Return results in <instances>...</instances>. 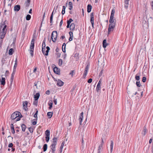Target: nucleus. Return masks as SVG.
Masks as SVG:
<instances>
[{
  "mask_svg": "<svg viewBox=\"0 0 153 153\" xmlns=\"http://www.w3.org/2000/svg\"><path fill=\"white\" fill-rule=\"evenodd\" d=\"M28 102L27 101H25L23 103V106L24 108L25 111H27V104Z\"/></svg>",
  "mask_w": 153,
  "mask_h": 153,
  "instance_id": "obj_10",
  "label": "nucleus"
},
{
  "mask_svg": "<svg viewBox=\"0 0 153 153\" xmlns=\"http://www.w3.org/2000/svg\"><path fill=\"white\" fill-rule=\"evenodd\" d=\"M20 9V6L19 5H15L14 7V10L15 11L18 12Z\"/></svg>",
  "mask_w": 153,
  "mask_h": 153,
  "instance_id": "obj_11",
  "label": "nucleus"
},
{
  "mask_svg": "<svg viewBox=\"0 0 153 153\" xmlns=\"http://www.w3.org/2000/svg\"><path fill=\"white\" fill-rule=\"evenodd\" d=\"M64 82L62 81L60 79H59L57 82V85L59 86H61L63 85Z\"/></svg>",
  "mask_w": 153,
  "mask_h": 153,
  "instance_id": "obj_14",
  "label": "nucleus"
},
{
  "mask_svg": "<svg viewBox=\"0 0 153 153\" xmlns=\"http://www.w3.org/2000/svg\"><path fill=\"white\" fill-rule=\"evenodd\" d=\"M75 28V25L74 23H72L70 27V29L71 30H74Z\"/></svg>",
  "mask_w": 153,
  "mask_h": 153,
  "instance_id": "obj_19",
  "label": "nucleus"
},
{
  "mask_svg": "<svg viewBox=\"0 0 153 153\" xmlns=\"http://www.w3.org/2000/svg\"><path fill=\"white\" fill-rule=\"evenodd\" d=\"M83 112H82L81 113L80 115L79 116V123L80 125H81L82 122V120L83 118Z\"/></svg>",
  "mask_w": 153,
  "mask_h": 153,
  "instance_id": "obj_7",
  "label": "nucleus"
},
{
  "mask_svg": "<svg viewBox=\"0 0 153 153\" xmlns=\"http://www.w3.org/2000/svg\"><path fill=\"white\" fill-rule=\"evenodd\" d=\"M34 44H33V43H31L30 48V50H34Z\"/></svg>",
  "mask_w": 153,
  "mask_h": 153,
  "instance_id": "obj_42",
  "label": "nucleus"
},
{
  "mask_svg": "<svg viewBox=\"0 0 153 153\" xmlns=\"http://www.w3.org/2000/svg\"><path fill=\"white\" fill-rule=\"evenodd\" d=\"M1 32L3 33L6 32V33L7 29L3 28L1 30Z\"/></svg>",
  "mask_w": 153,
  "mask_h": 153,
  "instance_id": "obj_56",
  "label": "nucleus"
},
{
  "mask_svg": "<svg viewBox=\"0 0 153 153\" xmlns=\"http://www.w3.org/2000/svg\"><path fill=\"white\" fill-rule=\"evenodd\" d=\"M31 16L30 15L27 14L26 16V20H29L31 19Z\"/></svg>",
  "mask_w": 153,
  "mask_h": 153,
  "instance_id": "obj_35",
  "label": "nucleus"
},
{
  "mask_svg": "<svg viewBox=\"0 0 153 153\" xmlns=\"http://www.w3.org/2000/svg\"><path fill=\"white\" fill-rule=\"evenodd\" d=\"M62 7H63V8H62V15H64L65 14V6H63Z\"/></svg>",
  "mask_w": 153,
  "mask_h": 153,
  "instance_id": "obj_36",
  "label": "nucleus"
},
{
  "mask_svg": "<svg viewBox=\"0 0 153 153\" xmlns=\"http://www.w3.org/2000/svg\"><path fill=\"white\" fill-rule=\"evenodd\" d=\"M53 102L55 105H56L57 104V99L54 98Z\"/></svg>",
  "mask_w": 153,
  "mask_h": 153,
  "instance_id": "obj_58",
  "label": "nucleus"
},
{
  "mask_svg": "<svg viewBox=\"0 0 153 153\" xmlns=\"http://www.w3.org/2000/svg\"><path fill=\"white\" fill-rule=\"evenodd\" d=\"M114 13H115V10L114 9H113L111 11V13L110 16L114 17Z\"/></svg>",
  "mask_w": 153,
  "mask_h": 153,
  "instance_id": "obj_34",
  "label": "nucleus"
},
{
  "mask_svg": "<svg viewBox=\"0 0 153 153\" xmlns=\"http://www.w3.org/2000/svg\"><path fill=\"white\" fill-rule=\"evenodd\" d=\"M57 36V33L56 31H54L52 32L51 38L53 42H55L56 41Z\"/></svg>",
  "mask_w": 153,
  "mask_h": 153,
  "instance_id": "obj_1",
  "label": "nucleus"
},
{
  "mask_svg": "<svg viewBox=\"0 0 153 153\" xmlns=\"http://www.w3.org/2000/svg\"><path fill=\"white\" fill-rule=\"evenodd\" d=\"M38 104V102L37 101L35 100L33 102V104L36 105H37Z\"/></svg>",
  "mask_w": 153,
  "mask_h": 153,
  "instance_id": "obj_55",
  "label": "nucleus"
},
{
  "mask_svg": "<svg viewBox=\"0 0 153 153\" xmlns=\"http://www.w3.org/2000/svg\"><path fill=\"white\" fill-rule=\"evenodd\" d=\"M11 4H8V6L7 7V10H8V11H10V10L11 9Z\"/></svg>",
  "mask_w": 153,
  "mask_h": 153,
  "instance_id": "obj_41",
  "label": "nucleus"
},
{
  "mask_svg": "<svg viewBox=\"0 0 153 153\" xmlns=\"http://www.w3.org/2000/svg\"><path fill=\"white\" fill-rule=\"evenodd\" d=\"M29 131L31 133H32L33 132V128L31 127H30L29 128Z\"/></svg>",
  "mask_w": 153,
  "mask_h": 153,
  "instance_id": "obj_53",
  "label": "nucleus"
},
{
  "mask_svg": "<svg viewBox=\"0 0 153 153\" xmlns=\"http://www.w3.org/2000/svg\"><path fill=\"white\" fill-rule=\"evenodd\" d=\"M94 13H91L90 15V22L91 23L94 22Z\"/></svg>",
  "mask_w": 153,
  "mask_h": 153,
  "instance_id": "obj_13",
  "label": "nucleus"
},
{
  "mask_svg": "<svg viewBox=\"0 0 153 153\" xmlns=\"http://www.w3.org/2000/svg\"><path fill=\"white\" fill-rule=\"evenodd\" d=\"M53 104V103L52 102V101H51V102H49V103H48V105H49V109H51V108L52 107V105Z\"/></svg>",
  "mask_w": 153,
  "mask_h": 153,
  "instance_id": "obj_33",
  "label": "nucleus"
},
{
  "mask_svg": "<svg viewBox=\"0 0 153 153\" xmlns=\"http://www.w3.org/2000/svg\"><path fill=\"white\" fill-rule=\"evenodd\" d=\"M92 6L90 4H88L87 6V12L89 13L91 12L92 9Z\"/></svg>",
  "mask_w": 153,
  "mask_h": 153,
  "instance_id": "obj_17",
  "label": "nucleus"
},
{
  "mask_svg": "<svg viewBox=\"0 0 153 153\" xmlns=\"http://www.w3.org/2000/svg\"><path fill=\"white\" fill-rule=\"evenodd\" d=\"M33 51H34V50H30V54L32 56H33Z\"/></svg>",
  "mask_w": 153,
  "mask_h": 153,
  "instance_id": "obj_49",
  "label": "nucleus"
},
{
  "mask_svg": "<svg viewBox=\"0 0 153 153\" xmlns=\"http://www.w3.org/2000/svg\"><path fill=\"white\" fill-rule=\"evenodd\" d=\"M62 60L61 59H59V66H61L62 65Z\"/></svg>",
  "mask_w": 153,
  "mask_h": 153,
  "instance_id": "obj_39",
  "label": "nucleus"
},
{
  "mask_svg": "<svg viewBox=\"0 0 153 153\" xmlns=\"http://www.w3.org/2000/svg\"><path fill=\"white\" fill-rule=\"evenodd\" d=\"M21 127L22 131H25L26 128V126L24 124H23L22 125Z\"/></svg>",
  "mask_w": 153,
  "mask_h": 153,
  "instance_id": "obj_24",
  "label": "nucleus"
},
{
  "mask_svg": "<svg viewBox=\"0 0 153 153\" xmlns=\"http://www.w3.org/2000/svg\"><path fill=\"white\" fill-rule=\"evenodd\" d=\"M21 113L19 112L16 111L13 113L11 115V118L12 120L15 119L16 118L19 117Z\"/></svg>",
  "mask_w": 153,
  "mask_h": 153,
  "instance_id": "obj_2",
  "label": "nucleus"
},
{
  "mask_svg": "<svg viewBox=\"0 0 153 153\" xmlns=\"http://www.w3.org/2000/svg\"><path fill=\"white\" fill-rule=\"evenodd\" d=\"M45 134L46 136H50V131L49 130H47L45 131Z\"/></svg>",
  "mask_w": 153,
  "mask_h": 153,
  "instance_id": "obj_32",
  "label": "nucleus"
},
{
  "mask_svg": "<svg viewBox=\"0 0 153 153\" xmlns=\"http://www.w3.org/2000/svg\"><path fill=\"white\" fill-rule=\"evenodd\" d=\"M47 115L48 116V118H50L53 115V112H49L47 113Z\"/></svg>",
  "mask_w": 153,
  "mask_h": 153,
  "instance_id": "obj_26",
  "label": "nucleus"
},
{
  "mask_svg": "<svg viewBox=\"0 0 153 153\" xmlns=\"http://www.w3.org/2000/svg\"><path fill=\"white\" fill-rule=\"evenodd\" d=\"M2 76L3 75H2L1 79H0V82L1 85H4L5 84V78L2 77Z\"/></svg>",
  "mask_w": 153,
  "mask_h": 153,
  "instance_id": "obj_8",
  "label": "nucleus"
},
{
  "mask_svg": "<svg viewBox=\"0 0 153 153\" xmlns=\"http://www.w3.org/2000/svg\"><path fill=\"white\" fill-rule=\"evenodd\" d=\"M73 20L72 19L70 18L69 20H67V24H70L71 22L73 21Z\"/></svg>",
  "mask_w": 153,
  "mask_h": 153,
  "instance_id": "obj_43",
  "label": "nucleus"
},
{
  "mask_svg": "<svg viewBox=\"0 0 153 153\" xmlns=\"http://www.w3.org/2000/svg\"><path fill=\"white\" fill-rule=\"evenodd\" d=\"M114 17L113 16H110L109 22L110 24L116 23V20L115 19H114Z\"/></svg>",
  "mask_w": 153,
  "mask_h": 153,
  "instance_id": "obj_9",
  "label": "nucleus"
},
{
  "mask_svg": "<svg viewBox=\"0 0 153 153\" xmlns=\"http://www.w3.org/2000/svg\"><path fill=\"white\" fill-rule=\"evenodd\" d=\"M146 128L145 126H144L143 128V130L142 132V134L144 136L145 135L146 133Z\"/></svg>",
  "mask_w": 153,
  "mask_h": 153,
  "instance_id": "obj_23",
  "label": "nucleus"
},
{
  "mask_svg": "<svg viewBox=\"0 0 153 153\" xmlns=\"http://www.w3.org/2000/svg\"><path fill=\"white\" fill-rule=\"evenodd\" d=\"M140 74H137L135 76V79L137 81H139L140 79Z\"/></svg>",
  "mask_w": 153,
  "mask_h": 153,
  "instance_id": "obj_25",
  "label": "nucleus"
},
{
  "mask_svg": "<svg viewBox=\"0 0 153 153\" xmlns=\"http://www.w3.org/2000/svg\"><path fill=\"white\" fill-rule=\"evenodd\" d=\"M69 34L70 35V36H71V37L73 36V32H71V31L69 32Z\"/></svg>",
  "mask_w": 153,
  "mask_h": 153,
  "instance_id": "obj_59",
  "label": "nucleus"
},
{
  "mask_svg": "<svg viewBox=\"0 0 153 153\" xmlns=\"http://www.w3.org/2000/svg\"><path fill=\"white\" fill-rule=\"evenodd\" d=\"M151 4L152 7V10H153V1L152 2Z\"/></svg>",
  "mask_w": 153,
  "mask_h": 153,
  "instance_id": "obj_64",
  "label": "nucleus"
},
{
  "mask_svg": "<svg viewBox=\"0 0 153 153\" xmlns=\"http://www.w3.org/2000/svg\"><path fill=\"white\" fill-rule=\"evenodd\" d=\"M6 34V32L3 33L1 32L0 33V38L1 39H3L4 37Z\"/></svg>",
  "mask_w": 153,
  "mask_h": 153,
  "instance_id": "obj_18",
  "label": "nucleus"
},
{
  "mask_svg": "<svg viewBox=\"0 0 153 153\" xmlns=\"http://www.w3.org/2000/svg\"><path fill=\"white\" fill-rule=\"evenodd\" d=\"M56 145V143H53L51 146V149H52V153H54L55 151L56 150L55 147Z\"/></svg>",
  "mask_w": 153,
  "mask_h": 153,
  "instance_id": "obj_6",
  "label": "nucleus"
},
{
  "mask_svg": "<svg viewBox=\"0 0 153 153\" xmlns=\"http://www.w3.org/2000/svg\"><path fill=\"white\" fill-rule=\"evenodd\" d=\"M74 71H75L74 70H72L71 71V72L69 74L70 75H71V76H73L74 74H75Z\"/></svg>",
  "mask_w": 153,
  "mask_h": 153,
  "instance_id": "obj_46",
  "label": "nucleus"
},
{
  "mask_svg": "<svg viewBox=\"0 0 153 153\" xmlns=\"http://www.w3.org/2000/svg\"><path fill=\"white\" fill-rule=\"evenodd\" d=\"M53 140V143H56V142L57 140V138L56 137H54Z\"/></svg>",
  "mask_w": 153,
  "mask_h": 153,
  "instance_id": "obj_47",
  "label": "nucleus"
},
{
  "mask_svg": "<svg viewBox=\"0 0 153 153\" xmlns=\"http://www.w3.org/2000/svg\"><path fill=\"white\" fill-rule=\"evenodd\" d=\"M50 93V91L49 90H47L46 92V94H47L49 95V94Z\"/></svg>",
  "mask_w": 153,
  "mask_h": 153,
  "instance_id": "obj_63",
  "label": "nucleus"
},
{
  "mask_svg": "<svg viewBox=\"0 0 153 153\" xmlns=\"http://www.w3.org/2000/svg\"><path fill=\"white\" fill-rule=\"evenodd\" d=\"M64 144L65 143L64 142H63L62 143L61 146L60 148V153H61L62 152V149L63 148Z\"/></svg>",
  "mask_w": 153,
  "mask_h": 153,
  "instance_id": "obj_20",
  "label": "nucleus"
},
{
  "mask_svg": "<svg viewBox=\"0 0 153 153\" xmlns=\"http://www.w3.org/2000/svg\"><path fill=\"white\" fill-rule=\"evenodd\" d=\"M45 38L44 39V40H43V41L42 48H45L46 45H45Z\"/></svg>",
  "mask_w": 153,
  "mask_h": 153,
  "instance_id": "obj_31",
  "label": "nucleus"
},
{
  "mask_svg": "<svg viewBox=\"0 0 153 153\" xmlns=\"http://www.w3.org/2000/svg\"><path fill=\"white\" fill-rule=\"evenodd\" d=\"M146 78L144 76L143 77L142 81L143 82H146Z\"/></svg>",
  "mask_w": 153,
  "mask_h": 153,
  "instance_id": "obj_50",
  "label": "nucleus"
},
{
  "mask_svg": "<svg viewBox=\"0 0 153 153\" xmlns=\"http://www.w3.org/2000/svg\"><path fill=\"white\" fill-rule=\"evenodd\" d=\"M113 144H114V143L112 141H111V143H110V153H111L112 150H113Z\"/></svg>",
  "mask_w": 153,
  "mask_h": 153,
  "instance_id": "obj_16",
  "label": "nucleus"
},
{
  "mask_svg": "<svg viewBox=\"0 0 153 153\" xmlns=\"http://www.w3.org/2000/svg\"><path fill=\"white\" fill-rule=\"evenodd\" d=\"M66 44L65 43H63L62 45V49L63 52L64 53L65 52Z\"/></svg>",
  "mask_w": 153,
  "mask_h": 153,
  "instance_id": "obj_22",
  "label": "nucleus"
},
{
  "mask_svg": "<svg viewBox=\"0 0 153 153\" xmlns=\"http://www.w3.org/2000/svg\"><path fill=\"white\" fill-rule=\"evenodd\" d=\"M87 73H88L86 72H84L83 76V78H85L86 76H87Z\"/></svg>",
  "mask_w": 153,
  "mask_h": 153,
  "instance_id": "obj_51",
  "label": "nucleus"
},
{
  "mask_svg": "<svg viewBox=\"0 0 153 153\" xmlns=\"http://www.w3.org/2000/svg\"><path fill=\"white\" fill-rule=\"evenodd\" d=\"M34 120H35V121H33V124L34 125H35L36 124V123H37V118H35V119H34Z\"/></svg>",
  "mask_w": 153,
  "mask_h": 153,
  "instance_id": "obj_45",
  "label": "nucleus"
},
{
  "mask_svg": "<svg viewBox=\"0 0 153 153\" xmlns=\"http://www.w3.org/2000/svg\"><path fill=\"white\" fill-rule=\"evenodd\" d=\"M14 52L13 49V48H11L10 49L9 52V55H12L13 54Z\"/></svg>",
  "mask_w": 153,
  "mask_h": 153,
  "instance_id": "obj_27",
  "label": "nucleus"
},
{
  "mask_svg": "<svg viewBox=\"0 0 153 153\" xmlns=\"http://www.w3.org/2000/svg\"><path fill=\"white\" fill-rule=\"evenodd\" d=\"M101 88L100 85H99V84L97 85L96 89V91H97L98 92H100Z\"/></svg>",
  "mask_w": 153,
  "mask_h": 153,
  "instance_id": "obj_21",
  "label": "nucleus"
},
{
  "mask_svg": "<svg viewBox=\"0 0 153 153\" xmlns=\"http://www.w3.org/2000/svg\"><path fill=\"white\" fill-rule=\"evenodd\" d=\"M103 73V70H102L100 72V74H99V76H101L102 75V74Z\"/></svg>",
  "mask_w": 153,
  "mask_h": 153,
  "instance_id": "obj_61",
  "label": "nucleus"
},
{
  "mask_svg": "<svg viewBox=\"0 0 153 153\" xmlns=\"http://www.w3.org/2000/svg\"><path fill=\"white\" fill-rule=\"evenodd\" d=\"M68 5H69L70 7L69 9V10H71L72 8V3L71 1H70L68 3Z\"/></svg>",
  "mask_w": 153,
  "mask_h": 153,
  "instance_id": "obj_30",
  "label": "nucleus"
},
{
  "mask_svg": "<svg viewBox=\"0 0 153 153\" xmlns=\"http://www.w3.org/2000/svg\"><path fill=\"white\" fill-rule=\"evenodd\" d=\"M30 0H27V1L26 2V7H28L29 6L30 4Z\"/></svg>",
  "mask_w": 153,
  "mask_h": 153,
  "instance_id": "obj_37",
  "label": "nucleus"
},
{
  "mask_svg": "<svg viewBox=\"0 0 153 153\" xmlns=\"http://www.w3.org/2000/svg\"><path fill=\"white\" fill-rule=\"evenodd\" d=\"M55 67L53 66V71L56 74L58 75L60 74V70L59 69L57 68L55 65H54Z\"/></svg>",
  "mask_w": 153,
  "mask_h": 153,
  "instance_id": "obj_5",
  "label": "nucleus"
},
{
  "mask_svg": "<svg viewBox=\"0 0 153 153\" xmlns=\"http://www.w3.org/2000/svg\"><path fill=\"white\" fill-rule=\"evenodd\" d=\"M20 115V116H19V117L16 118L17 119H16V121H19L20 120V118L22 117V115H21V114Z\"/></svg>",
  "mask_w": 153,
  "mask_h": 153,
  "instance_id": "obj_52",
  "label": "nucleus"
},
{
  "mask_svg": "<svg viewBox=\"0 0 153 153\" xmlns=\"http://www.w3.org/2000/svg\"><path fill=\"white\" fill-rule=\"evenodd\" d=\"M136 84L137 86L138 87H140L141 86L140 82L139 81H137L136 82Z\"/></svg>",
  "mask_w": 153,
  "mask_h": 153,
  "instance_id": "obj_38",
  "label": "nucleus"
},
{
  "mask_svg": "<svg viewBox=\"0 0 153 153\" xmlns=\"http://www.w3.org/2000/svg\"><path fill=\"white\" fill-rule=\"evenodd\" d=\"M45 138H46V139H45L46 141L47 142H48V141H49V139H50V136H46L45 137Z\"/></svg>",
  "mask_w": 153,
  "mask_h": 153,
  "instance_id": "obj_44",
  "label": "nucleus"
},
{
  "mask_svg": "<svg viewBox=\"0 0 153 153\" xmlns=\"http://www.w3.org/2000/svg\"><path fill=\"white\" fill-rule=\"evenodd\" d=\"M92 81V79L91 78H90L88 81V83H91Z\"/></svg>",
  "mask_w": 153,
  "mask_h": 153,
  "instance_id": "obj_54",
  "label": "nucleus"
},
{
  "mask_svg": "<svg viewBox=\"0 0 153 153\" xmlns=\"http://www.w3.org/2000/svg\"><path fill=\"white\" fill-rule=\"evenodd\" d=\"M108 45V44L106 42V40L105 39H104L102 42V46L103 47L105 48H106V46Z\"/></svg>",
  "mask_w": 153,
  "mask_h": 153,
  "instance_id": "obj_12",
  "label": "nucleus"
},
{
  "mask_svg": "<svg viewBox=\"0 0 153 153\" xmlns=\"http://www.w3.org/2000/svg\"><path fill=\"white\" fill-rule=\"evenodd\" d=\"M6 21V20H5L4 22H3V23L2 22L1 24L2 26L3 25H5V22Z\"/></svg>",
  "mask_w": 153,
  "mask_h": 153,
  "instance_id": "obj_62",
  "label": "nucleus"
},
{
  "mask_svg": "<svg viewBox=\"0 0 153 153\" xmlns=\"http://www.w3.org/2000/svg\"><path fill=\"white\" fill-rule=\"evenodd\" d=\"M10 128L12 130L13 129H14V127H13V124H11L10 125Z\"/></svg>",
  "mask_w": 153,
  "mask_h": 153,
  "instance_id": "obj_57",
  "label": "nucleus"
},
{
  "mask_svg": "<svg viewBox=\"0 0 153 153\" xmlns=\"http://www.w3.org/2000/svg\"><path fill=\"white\" fill-rule=\"evenodd\" d=\"M89 67L88 65H87L86 67H85V71L84 72H88V70Z\"/></svg>",
  "mask_w": 153,
  "mask_h": 153,
  "instance_id": "obj_48",
  "label": "nucleus"
},
{
  "mask_svg": "<svg viewBox=\"0 0 153 153\" xmlns=\"http://www.w3.org/2000/svg\"><path fill=\"white\" fill-rule=\"evenodd\" d=\"M43 149L44 152H45L47 149V145L45 144L43 146Z\"/></svg>",
  "mask_w": 153,
  "mask_h": 153,
  "instance_id": "obj_29",
  "label": "nucleus"
},
{
  "mask_svg": "<svg viewBox=\"0 0 153 153\" xmlns=\"http://www.w3.org/2000/svg\"><path fill=\"white\" fill-rule=\"evenodd\" d=\"M13 146V144L12 143H10L8 145V147H12Z\"/></svg>",
  "mask_w": 153,
  "mask_h": 153,
  "instance_id": "obj_60",
  "label": "nucleus"
},
{
  "mask_svg": "<svg viewBox=\"0 0 153 153\" xmlns=\"http://www.w3.org/2000/svg\"><path fill=\"white\" fill-rule=\"evenodd\" d=\"M46 48L47 50L45 51V48H42V52L44 55L46 56H48V55L49 51L50 50V48L48 46H47Z\"/></svg>",
  "mask_w": 153,
  "mask_h": 153,
  "instance_id": "obj_4",
  "label": "nucleus"
},
{
  "mask_svg": "<svg viewBox=\"0 0 153 153\" xmlns=\"http://www.w3.org/2000/svg\"><path fill=\"white\" fill-rule=\"evenodd\" d=\"M40 96V94L39 93H37L34 96V100L36 101H37L39 99Z\"/></svg>",
  "mask_w": 153,
  "mask_h": 153,
  "instance_id": "obj_15",
  "label": "nucleus"
},
{
  "mask_svg": "<svg viewBox=\"0 0 153 153\" xmlns=\"http://www.w3.org/2000/svg\"><path fill=\"white\" fill-rule=\"evenodd\" d=\"M40 83V82H39V81H38L37 82H35L34 83V86H36V88L37 89H38L39 88L38 87V86H37V85H39Z\"/></svg>",
  "mask_w": 153,
  "mask_h": 153,
  "instance_id": "obj_28",
  "label": "nucleus"
},
{
  "mask_svg": "<svg viewBox=\"0 0 153 153\" xmlns=\"http://www.w3.org/2000/svg\"><path fill=\"white\" fill-rule=\"evenodd\" d=\"M53 16L52 14H51V16L50 18V22L51 23V25H52V23L53 21Z\"/></svg>",
  "mask_w": 153,
  "mask_h": 153,
  "instance_id": "obj_40",
  "label": "nucleus"
},
{
  "mask_svg": "<svg viewBox=\"0 0 153 153\" xmlns=\"http://www.w3.org/2000/svg\"><path fill=\"white\" fill-rule=\"evenodd\" d=\"M116 23L110 24L109 25L108 29V34H109L111 31H112L115 26Z\"/></svg>",
  "mask_w": 153,
  "mask_h": 153,
  "instance_id": "obj_3",
  "label": "nucleus"
}]
</instances>
